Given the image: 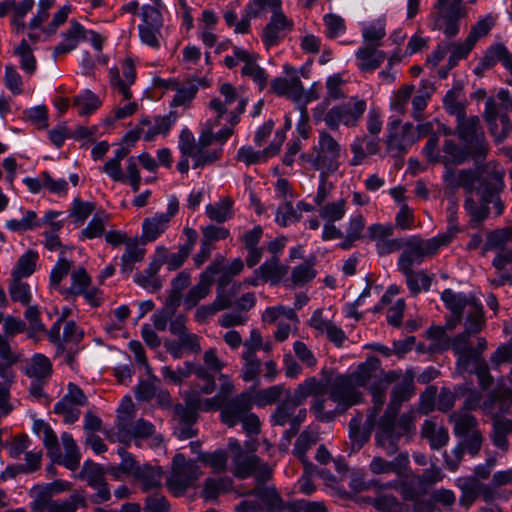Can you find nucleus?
<instances>
[{"label": "nucleus", "mask_w": 512, "mask_h": 512, "mask_svg": "<svg viewBox=\"0 0 512 512\" xmlns=\"http://www.w3.org/2000/svg\"><path fill=\"white\" fill-rule=\"evenodd\" d=\"M349 375L359 388L366 387L371 394L373 403L372 408L369 409V423H371L372 419L381 412L386 402V391L398 374L391 370H382L377 359H368Z\"/></svg>", "instance_id": "obj_1"}, {"label": "nucleus", "mask_w": 512, "mask_h": 512, "mask_svg": "<svg viewBox=\"0 0 512 512\" xmlns=\"http://www.w3.org/2000/svg\"><path fill=\"white\" fill-rule=\"evenodd\" d=\"M417 411L413 408L402 413L389 415L385 421V413L379 418L375 434L376 445L382 448L387 455L392 456L397 451V442L402 436L415 432Z\"/></svg>", "instance_id": "obj_2"}, {"label": "nucleus", "mask_w": 512, "mask_h": 512, "mask_svg": "<svg viewBox=\"0 0 512 512\" xmlns=\"http://www.w3.org/2000/svg\"><path fill=\"white\" fill-rule=\"evenodd\" d=\"M342 153V145L326 130H320L312 152L303 153L300 158L319 172L335 173L340 167Z\"/></svg>", "instance_id": "obj_3"}, {"label": "nucleus", "mask_w": 512, "mask_h": 512, "mask_svg": "<svg viewBox=\"0 0 512 512\" xmlns=\"http://www.w3.org/2000/svg\"><path fill=\"white\" fill-rule=\"evenodd\" d=\"M499 105L494 98H488L485 103L484 119L491 135L496 142L503 141L510 131V118L512 112V93L505 88L497 92Z\"/></svg>", "instance_id": "obj_4"}, {"label": "nucleus", "mask_w": 512, "mask_h": 512, "mask_svg": "<svg viewBox=\"0 0 512 512\" xmlns=\"http://www.w3.org/2000/svg\"><path fill=\"white\" fill-rule=\"evenodd\" d=\"M271 16L261 32V40L267 49L277 46L294 29V21L282 9V0H262L261 14Z\"/></svg>", "instance_id": "obj_5"}, {"label": "nucleus", "mask_w": 512, "mask_h": 512, "mask_svg": "<svg viewBox=\"0 0 512 512\" xmlns=\"http://www.w3.org/2000/svg\"><path fill=\"white\" fill-rule=\"evenodd\" d=\"M220 96L209 102V107L216 114L215 119L225 120L228 124L236 126L240 115L244 113L247 100L230 83H223L219 87Z\"/></svg>", "instance_id": "obj_6"}, {"label": "nucleus", "mask_w": 512, "mask_h": 512, "mask_svg": "<svg viewBox=\"0 0 512 512\" xmlns=\"http://www.w3.org/2000/svg\"><path fill=\"white\" fill-rule=\"evenodd\" d=\"M441 300L453 316L463 317L466 315V323L470 322L471 331L482 329L483 307L473 297L464 293H456L452 289H445L441 293Z\"/></svg>", "instance_id": "obj_7"}, {"label": "nucleus", "mask_w": 512, "mask_h": 512, "mask_svg": "<svg viewBox=\"0 0 512 512\" xmlns=\"http://www.w3.org/2000/svg\"><path fill=\"white\" fill-rule=\"evenodd\" d=\"M441 238L420 239L412 237L404 241L403 251L398 259V269L402 273H409L414 266L420 265L425 257L437 253L440 247L444 246Z\"/></svg>", "instance_id": "obj_8"}, {"label": "nucleus", "mask_w": 512, "mask_h": 512, "mask_svg": "<svg viewBox=\"0 0 512 512\" xmlns=\"http://www.w3.org/2000/svg\"><path fill=\"white\" fill-rule=\"evenodd\" d=\"M202 472L195 461H187L182 454H176L172 461L171 472L166 479L169 491L175 496L183 495L193 486Z\"/></svg>", "instance_id": "obj_9"}, {"label": "nucleus", "mask_w": 512, "mask_h": 512, "mask_svg": "<svg viewBox=\"0 0 512 512\" xmlns=\"http://www.w3.org/2000/svg\"><path fill=\"white\" fill-rule=\"evenodd\" d=\"M449 1L436 0L430 18L433 30H440L447 38H454L459 34L460 21L467 17L468 11L466 8L449 7Z\"/></svg>", "instance_id": "obj_10"}, {"label": "nucleus", "mask_w": 512, "mask_h": 512, "mask_svg": "<svg viewBox=\"0 0 512 512\" xmlns=\"http://www.w3.org/2000/svg\"><path fill=\"white\" fill-rule=\"evenodd\" d=\"M366 110V102L362 99L351 98L348 102L332 107L325 115L324 122L332 130H337L341 124L356 126Z\"/></svg>", "instance_id": "obj_11"}, {"label": "nucleus", "mask_w": 512, "mask_h": 512, "mask_svg": "<svg viewBox=\"0 0 512 512\" xmlns=\"http://www.w3.org/2000/svg\"><path fill=\"white\" fill-rule=\"evenodd\" d=\"M109 85L115 96L121 101L133 98L131 86L136 80V67L131 57H126L120 65L111 67L108 71Z\"/></svg>", "instance_id": "obj_12"}, {"label": "nucleus", "mask_w": 512, "mask_h": 512, "mask_svg": "<svg viewBox=\"0 0 512 512\" xmlns=\"http://www.w3.org/2000/svg\"><path fill=\"white\" fill-rule=\"evenodd\" d=\"M393 371L398 374V377L393 382L390 401L385 410V421L389 415L398 414L402 404L409 401L415 395V374L413 369H407L405 372L401 370Z\"/></svg>", "instance_id": "obj_13"}, {"label": "nucleus", "mask_w": 512, "mask_h": 512, "mask_svg": "<svg viewBox=\"0 0 512 512\" xmlns=\"http://www.w3.org/2000/svg\"><path fill=\"white\" fill-rule=\"evenodd\" d=\"M362 393L351 376L340 375L336 377L330 387V400L337 404L339 413L362 401Z\"/></svg>", "instance_id": "obj_14"}, {"label": "nucleus", "mask_w": 512, "mask_h": 512, "mask_svg": "<svg viewBox=\"0 0 512 512\" xmlns=\"http://www.w3.org/2000/svg\"><path fill=\"white\" fill-rule=\"evenodd\" d=\"M223 257L215 259L200 274L198 282L192 286L183 297V306L186 310L195 308L198 303L205 299L211 292L214 276L221 271Z\"/></svg>", "instance_id": "obj_15"}, {"label": "nucleus", "mask_w": 512, "mask_h": 512, "mask_svg": "<svg viewBox=\"0 0 512 512\" xmlns=\"http://www.w3.org/2000/svg\"><path fill=\"white\" fill-rule=\"evenodd\" d=\"M394 225L390 223H373L367 227L366 238L375 243L379 256H386L399 251L404 246L403 238H393Z\"/></svg>", "instance_id": "obj_16"}, {"label": "nucleus", "mask_w": 512, "mask_h": 512, "mask_svg": "<svg viewBox=\"0 0 512 512\" xmlns=\"http://www.w3.org/2000/svg\"><path fill=\"white\" fill-rule=\"evenodd\" d=\"M253 407V399L250 393L243 392L233 398L219 403L215 410L220 411L221 422L233 428Z\"/></svg>", "instance_id": "obj_17"}, {"label": "nucleus", "mask_w": 512, "mask_h": 512, "mask_svg": "<svg viewBox=\"0 0 512 512\" xmlns=\"http://www.w3.org/2000/svg\"><path fill=\"white\" fill-rule=\"evenodd\" d=\"M457 120V134L460 140L466 143L468 148L474 150L477 155H483L486 151L484 132L480 127L477 116L466 118L465 115Z\"/></svg>", "instance_id": "obj_18"}, {"label": "nucleus", "mask_w": 512, "mask_h": 512, "mask_svg": "<svg viewBox=\"0 0 512 512\" xmlns=\"http://www.w3.org/2000/svg\"><path fill=\"white\" fill-rule=\"evenodd\" d=\"M416 141V132L412 123L401 125L399 120H395L390 124L386 140L388 151L396 154L405 153Z\"/></svg>", "instance_id": "obj_19"}, {"label": "nucleus", "mask_w": 512, "mask_h": 512, "mask_svg": "<svg viewBox=\"0 0 512 512\" xmlns=\"http://www.w3.org/2000/svg\"><path fill=\"white\" fill-rule=\"evenodd\" d=\"M443 180L446 186L451 190H456L460 187L464 188L467 194L476 192L481 195L483 189V180L478 174L471 170L455 171L447 169L443 175Z\"/></svg>", "instance_id": "obj_20"}, {"label": "nucleus", "mask_w": 512, "mask_h": 512, "mask_svg": "<svg viewBox=\"0 0 512 512\" xmlns=\"http://www.w3.org/2000/svg\"><path fill=\"white\" fill-rule=\"evenodd\" d=\"M479 331L470 330V322L466 323L465 331L456 335L451 341V348L457 356V366L461 371H466L475 360L477 353L471 344L470 337Z\"/></svg>", "instance_id": "obj_21"}, {"label": "nucleus", "mask_w": 512, "mask_h": 512, "mask_svg": "<svg viewBox=\"0 0 512 512\" xmlns=\"http://www.w3.org/2000/svg\"><path fill=\"white\" fill-rule=\"evenodd\" d=\"M511 405L512 390L505 384H498L490 397L482 403L481 408L494 421L501 419L500 417L510 409Z\"/></svg>", "instance_id": "obj_22"}, {"label": "nucleus", "mask_w": 512, "mask_h": 512, "mask_svg": "<svg viewBox=\"0 0 512 512\" xmlns=\"http://www.w3.org/2000/svg\"><path fill=\"white\" fill-rule=\"evenodd\" d=\"M300 406L289 395L281 404H279L272 415V421L275 425L284 426L286 424H301L307 415L306 409H298Z\"/></svg>", "instance_id": "obj_23"}, {"label": "nucleus", "mask_w": 512, "mask_h": 512, "mask_svg": "<svg viewBox=\"0 0 512 512\" xmlns=\"http://www.w3.org/2000/svg\"><path fill=\"white\" fill-rule=\"evenodd\" d=\"M162 261V255L159 253L157 258L152 256L147 268L143 272L134 275V282L149 293L159 292L163 287V280L158 275Z\"/></svg>", "instance_id": "obj_24"}, {"label": "nucleus", "mask_w": 512, "mask_h": 512, "mask_svg": "<svg viewBox=\"0 0 512 512\" xmlns=\"http://www.w3.org/2000/svg\"><path fill=\"white\" fill-rule=\"evenodd\" d=\"M386 53L375 45H362L355 53L357 68L362 73H372L384 63Z\"/></svg>", "instance_id": "obj_25"}, {"label": "nucleus", "mask_w": 512, "mask_h": 512, "mask_svg": "<svg viewBox=\"0 0 512 512\" xmlns=\"http://www.w3.org/2000/svg\"><path fill=\"white\" fill-rule=\"evenodd\" d=\"M221 387L219 392L212 398L207 399H191V403L194 407L201 409L202 411H215L219 403L228 400V396L234 392V385L228 376L221 374Z\"/></svg>", "instance_id": "obj_26"}, {"label": "nucleus", "mask_w": 512, "mask_h": 512, "mask_svg": "<svg viewBox=\"0 0 512 512\" xmlns=\"http://www.w3.org/2000/svg\"><path fill=\"white\" fill-rule=\"evenodd\" d=\"M377 418L375 416L372 422L369 423V413L364 422V427H361L362 418L354 417L349 423V437L352 443V448L359 450L369 439L371 431L377 426Z\"/></svg>", "instance_id": "obj_27"}, {"label": "nucleus", "mask_w": 512, "mask_h": 512, "mask_svg": "<svg viewBox=\"0 0 512 512\" xmlns=\"http://www.w3.org/2000/svg\"><path fill=\"white\" fill-rule=\"evenodd\" d=\"M176 121V115L170 113L163 117H156L153 121L148 118H143L140 125L143 137L146 141L153 140L157 135L168 134L169 130Z\"/></svg>", "instance_id": "obj_28"}, {"label": "nucleus", "mask_w": 512, "mask_h": 512, "mask_svg": "<svg viewBox=\"0 0 512 512\" xmlns=\"http://www.w3.org/2000/svg\"><path fill=\"white\" fill-rule=\"evenodd\" d=\"M271 90L278 96H287L299 100L303 96L304 88L300 78L292 75L289 78L278 77L271 81Z\"/></svg>", "instance_id": "obj_29"}, {"label": "nucleus", "mask_w": 512, "mask_h": 512, "mask_svg": "<svg viewBox=\"0 0 512 512\" xmlns=\"http://www.w3.org/2000/svg\"><path fill=\"white\" fill-rule=\"evenodd\" d=\"M421 435L429 441L431 448L434 450H439L447 445L449 441L448 430L433 419L424 421L421 428Z\"/></svg>", "instance_id": "obj_30"}, {"label": "nucleus", "mask_w": 512, "mask_h": 512, "mask_svg": "<svg viewBox=\"0 0 512 512\" xmlns=\"http://www.w3.org/2000/svg\"><path fill=\"white\" fill-rule=\"evenodd\" d=\"M155 434V426L144 419H138L132 426L131 431H125L123 425L118 427V439L123 443H128L134 439L136 445H140L142 439L150 438Z\"/></svg>", "instance_id": "obj_31"}, {"label": "nucleus", "mask_w": 512, "mask_h": 512, "mask_svg": "<svg viewBox=\"0 0 512 512\" xmlns=\"http://www.w3.org/2000/svg\"><path fill=\"white\" fill-rule=\"evenodd\" d=\"M145 253V248L139 245L137 240L128 239L121 256V273L129 275L134 270L135 264L143 261Z\"/></svg>", "instance_id": "obj_32"}, {"label": "nucleus", "mask_w": 512, "mask_h": 512, "mask_svg": "<svg viewBox=\"0 0 512 512\" xmlns=\"http://www.w3.org/2000/svg\"><path fill=\"white\" fill-rule=\"evenodd\" d=\"M158 253L162 255L161 267L166 264L169 271L179 269L191 253V245H181L177 252L170 253L165 246H157L153 254L157 258Z\"/></svg>", "instance_id": "obj_33"}, {"label": "nucleus", "mask_w": 512, "mask_h": 512, "mask_svg": "<svg viewBox=\"0 0 512 512\" xmlns=\"http://www.w3.org/2000/svg\"><path fill=\"white\" fill-rule=\"evenodd\" d=\"M326 394V385L315 377L307 378L298 385L294 393L290 395L296 403L301 405L308 397L323 396Z\"/></svg>", "instance_id": "obj_34"}, {"label": "nucleus", "mask_w": 512, "mask_h": 512, "mask_svg": "<svg viewBox=\"0 0 512 512\" xmlns=\"http://www.w3.org/2000/svg\"><path fill=\"white\" fill-rule=\"evenodd\" d=\"M61 440L65 454L63 457L60 455V459L56 462L64 465L69 470L75 471L79 467L81 459L78 446L70 433L64 432L61 435Z\"/></svg>", "instance_id": "obj_35"}, {"label": "nucleus", "mask_w": 512, "mask_h": 512, "mask_svg": "<svg viewBox=\"0 0 512 512\" xmlns=\"http://www.w3.org/2000/svg\"><path fill=\"white\" fill-rule=\"evenodd\" d=\"M169 222L164 215L156 213L154 216L144 219L142 224V238L146 242H154L161 234H163Z\"/></svg>", "instance_id": "obj_36"}, {"label": "nucleus", "mask_w": 512, "mask_h": 512, "mask_svg": "<svg viewBox=\"0 0 512 512\" xmlns=\"http://www.w3.org/2000/svg\"><path fill=\"white\" fill-rule=\"evenodd\" d=\"M248 60H245L241 69L244 77H249L260 89L266 87L268 75L266 71L257 63L258 55L249 51Z\"/></svg>", "instance_id": "obj_37"}, {"label": "nucleus", "mask_w": 512, "mask_h": 512, "mask_svg": "<svg viewBox=\"0 0 512 512\" xmlns=\"http://www.w3.org/2000/svg\"><path fill=\"white\" fill-rule=\"evenodd\" d=\"M134 474L144 491L158 488L161 485L163 471L160 467L144 465L137 467Z\"/></svg>", "instance_id": "obj_38"}, {"label": "nucleus", "mask_w": 512, "mask_h": 512, "mask_svg": "<svg viewBox=\"0 0 512 512\" xmlns=\"http://www.w3.org/2000/svg\"><path fill=\"white\" fill-rule=\"evenodd\" d=\"M287 267L279 263L277 258L265 261L255 270V274L260 275L261 281L278 284L286 275Z\"/></svg>", "instance_id": "obj_39"}, {"label": "nucleus", "mask_w": 512, "mask_h": 512, "mask_svg": "<svg viewBox=\"0 0 512 512\" xmlns=\"http://www.w3.org/2000/svg\"><path fill=\"white\" fill-rule=\"evenodd\" d=\"M406 464L407 457L398 456L392 461H387L382 457L376 456L371 460L369 470L373 474L396 473L399 475Z\"/></svg>", "instance_id": "obj_40"}, {"label": "nucleus", "mask_w": 512, "mask_h": 512, "mask_svg": "<svg viewBox=\"0 0 512 512\" xmlns=\"http://www.w3.org/2000/svg\"><path fill=\"white\" fill-rule=\"evenodd\" d=\"M102 105V101L98 95L91 90H84L74 97L73 106L77 109L78 114L87 116L95 112Z\"/></svg>", "instance_id": "obj_41"}, {"label": "nucleus", "mask_w": 512, "mask_h": 512, "mask_svg": "<svg viewBox=\"0 0 512 512\" xmlns=\"http://www.w3.org/2000/svg\"><path fill=\"white\" fill-rule=\"evenodd\" d=\"M458 487L461 489L460 504L470 507L483 489V483L477 478H464L458 480Z\"/></svg>", "instance_id": "obj_42"}, {"label": "nucleus", "mask_w": 512, "mask_h": 512, "mask_svg": "<svg viewBox=\"0 0 512 512\" xmlns=\"http://www.w3.org/2000/svg\"><path fill=\"white\" fill-rule=\"evenodd\" d=\"M363 45H375L379 47L386 35V24L384 19H376L362 27Z\"/></svg>", "instance_id": "obj_43"}, {"label": "nucleus", "mask_w": 512, "mask_h": 512, "mask_svg": "<svg viewBox=\"0 0 512 512\" xmlns=\"http://www.w3.org/2000/svg\"><path fill=\"white\" fill-rule=\"evenodd\" d=\"M262 0H250L243 10V15L234 26L236 34H248L251 29V20L261 15Z\"/></svg>", "instance_id": "obj_44"}, {"label": "nucleus", "mask_w": 512, "mask_h": 512, "mask_svg": "<svg viewBox=\"0 0 512 512\" xmlns=\"http://www.w3.org/2000/svg\"><path fill=\"white\" fill-rule=\"evenodd\" d=\"M175 95L171 102L172 106H184L190 103L198 92V84L195 80H188L183 83H174Z\"/></svg>", "instance_id": "obj_45"}, {"label": "nucleus", "mask_w": 512, "mask_h": 512, "mask_svg": "<svg viewBox=\"0 0 512 512\" xmlns=\"http://www.w3.org/2000/svg\"><path fill=\"white\" fill-rule=\"evenodd\" d=\"M233 201L229 197L220 199L218 202L206 206V215L217 223H223L233 216Z\"/></svg>", "instance_id": "obj_46"}, {"label": "nucleus", "mask_w": 512, "mask_h": 512, "mask_svg": "<svg viewBox=\"0 0 512 512\" xmlns=\"http://www.w3.org/2000/svg\"><path fill=\"white\" fill-rule=\"evenodd\" d=\"M52 373V365L45 355L35 354L28 366L26 367V374L38 380H44L50 377Z\"/></svg>", "instance_id": "obj_47"}, {"label": "nucleus", "mask_w": 512, "mask_h": 512, "mask_svg": "<svg viewBox=\"0 0 512 512\" xmlns=\"http://www.w3.org/2000/svg\"><path fill=\"white\" fill-rule=\"evenodd\" d=\"M317 441V437L313 432L303 431L295 442L293 449L294 455L303 463L304 469L308 471L309 468H314V465L308 462L306 458V452L311 448Z\"/></svg>", "instance_id": "obj_48"}, {"label": "nucleus", "mask_w": 512, "mask_h": 512, "mask_svg": "<svg viewBox=\"0 0 512 512\" xmlns=\"http://www.w3.org/2000/svg\"><path fill=\"white\" fill-rule=\"evenodd\" d=\"M38 254L33 250L25 252L17 261L16 267L12 270L13 278L22 279L32 275L36 269Z\"/></svg>", "instance_id": "obj_49"}, {"label": "nucleus", "mask_w": 512, "mask_h": 512, "mask_svg": "<svg viewBox=\"0 0 512 512\" xmlns=\"http://www.w3.org/2000/svg\"><path fill=\"white\" fill-rule=\"evenodd\" d=\"M77 477L81 480H85L91 488L98 487L105 481L104 471L101 466L90 460L84 462Z\"/></svg>", "instance_id": "obj_50"}, {"label": "nucleus", "mask_w": 512, "mask_h": 512, "mask_svg": "<svg viewBox=\"0 0 512 512\" xmlns=\"http://www.w3.org/2000/svg\"><path fill=\"white\" fill-rule=\"evenodd\" d=\"M446 111L454 115L456 119L465 114V104L463 101V93L459 88L449 90L443 99Z\"/></svg>", "instance_id": "obj_51"}, {"label": "nucleus", "mask_w": 512, "mask_h": 512, "mask_svg": "<svg viewBox=\"0 0 512 512\" xmlns=\"http://www.w3.org/2000/svg\"><path fill=\"white\" fill-rule=\"evenodd\" d=\"M317 271L314 268V262L304 261L291 270V281L294 286H303L316 277Z\"/></svg>", "instance_id": "obj_52"}, {"label": "nucleus", "mask_w": 512, "mask_h": 512, "mask_svg": "<svg viewBox=\"0 0 512 512\" xmlns=\"http://www.w3.org/2000/svg\"><path fill=\"white\" fill-rule=\"evenodd\" d=\"M223 153L222 148L210 149V148H196L191 155L193 161L192 167L194 169L202 168L207 165H211L218 161Z\"/></svg>", "instance_id": "obj_53"}, {"label": "nucleus", "mask_w": 512, "mask_h": 512, "mask_svg": "<svg viewBox=\"0 0 512 512\" xmlns=\"http://www.w3.org/2000/svg\"><path fill=\"white\" fill-rule=\"evenodd\" d=\"M70 279L71 285L67 289L66 293L73 297L80 296V294L84 293V290L92 284L91 277L83 267L75 269L71 273Z\"/></svg>", "instance_id": "obj_54"}, {"label": "nucleus", "mask_w": 512, "mask_h": 512, "mask_svg": "<svg viewBox=\"0 0 512 512\" xmlns=\"http://www.w3.org/2000/svg\"><path fill=\"white\" fill-rule=\"evenodd\" d=\"M9 293L14 302H19L24 306H28L32 300V292L29 284L19 278L12 277L9 284Z\"/></svg>", "instance_id": "obj_55"}, {"label": "nucleus", "mask_w": 512, "mask_h": 512, "mask_svg": "<svg viewBox=\"0 0 512 512\" xmlns=\"http://www.w3.org/2000/svg\"><path fill=\"white\" fill-rule=\"evenodd\" d=\"M235 465V476L239 478H247L259 463V458L255 455H247L245 453L235 454L233 458Z\"/></svg>", "instance_id": "obj_56"}, {"label": "nucleus", "mask_w": 512, "mask_h": 512, "mask_svg": "<svg viewBox=\"0 0 512 512\" xmlns=\"http://www.w3.org/2000/svg\"><path fill=\"white\" fill-rule=\"evenodd\" d=\"M253 494L260 501L259 505H262L268 510H276L281 507V498L274 487L258 486L253 490Z\"/></svg>", "instance_id": "obj_57"}, {"label": "nucleus", "mask_w": 512, "mask_h": 512, "mask_svg": "<svg viewBox=\"0 0 512 512\" xmlns=\"http://www.w3.org/2000/svg\"><path fill=\"white\" fill-rule=\"evenodd\" d=\"M444 158L446 162L452 164L463 163L470 154H477L474 150H470L466 145V148L457 146L453 140H446L443 145Z\"/></svg>", "instance_id": "obj_58"}, {"label": "nucleus", "mask_w": 512, "mask_h": 512, "mask_svg": "<svg viewBox=\"0 0 512 512\" xmlns=\"http://www.w3.org/2000/svg\"><path fill=\"white\" fill-rule=\"evenodd\" d=\"M38 425L40 431L43 433L42 441L47 449V455L52 461H58L60 459V449L57 435L48 424L40 422Z\"/></svg>", "instance_id": "obj_59"}, {"label": "nucleus", "mask_w": 512, "mask_h": 512, "mask_svg": "<svg viewBox=\"0 0 512 512\" xmlns=\"http://www.w3.org/2000/svg\"><path fill=\"white\" fill-rule=\"evenodd\" d=\"M449 418L454 423V433L457 436H465L470 431L471 433L476 431L474 428L476 427L477 420L467 412L451 414Z\"/></svg>", "instance_id": "obj_60"}, {"label": "nucleus", "mask_w": 512, "mask_h": 512, "mask_svg": "<svg viewBox=\"0 0 512 512\" xmlns=\"http://www.w3.org/2000/svg\"><path fill=\"white\" fill-rule=\"evenodd\" d=\"M346 214V200L341 198L319 207V215L328 222L340 221Z\"/></svg>", "instance_id": "obj_61"}, {"label": "nucleus", "mask_w": 512, "mask_h": 512, "mask_svg": "<svg viewBox=\"0 0 512 512\" xmlns=\"http://www.w3.org/2000/svg\"><path fill=\"white\" fill-rule=\"evenodd\" d=\"M193 369L194 363L186 361L183 366L179 367L177 370H173L169 366H163L161 373L167 383L178 385L192 374Z\"/></svg>", "instance_id": "obj_62"}, {"label": "nucleus", "mask_w": 512, "mask_h": 512, "mask_svg": "<svg viewBox=\"0 0 512 512\" xmlns=\"http://www.w3.org/2000/svg\"><path fill=\"white\" fill-rule=\"evenodd\" d=\"M512 430V422L504 419L493 421V443L502 450L508 449L507 434Z\"/></svg>", "instance_id": "obj_63"}, {"label": "nucleus", "mask_w": 512, "mask_h": 512, "mask_svg": "<svg viewBox=\"0 0 512 512\" xmlns=\"http://www.w3.org/2000/svg\"><path fill=\"white\" fill-rule=\"evenodd\" d=\"M83 503L84 498L78 493H73L66 499H52L49 512H76Z\"/></svg>", "instance_id": "obj_64"}]
</instances>
